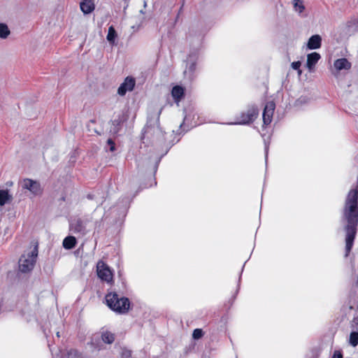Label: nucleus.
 I'll return each instance as SVG.
<instances>
[{
	"mask_svg": "<svg viewBox=\"0 0 358 358\" xmlns=\"http://www.w3.org/2000/svg\"><path fill=\"white\" fill-rule=\"evenodd\" d=\"M162 110L163 107L153 114L148 115L147 124L143 129L142 136L143 143L158 145L162 147V150L164 151L163 153L158 154L153 158H149V162L153 163L152 170L154 173L157 172L162 157L168 153L171 147V145L166 143L164 133L159 126V117Z\"/></svg>",
	"mask_w": 358,
	"mask_h": 358,
	"instance_id": "nucleus-1",
	"label": "nucleus"
},
{
	"mask_svg": "<svg viewBox=\"0 0 358 358\" xmlns=\"http://www.w3.org/2000/svg\"><path fill=\"white\" fill-rule=\"evenodd\" d=\"M341 221L345 224V256H348L352 250L357 234L358 225V189H351L345 200L342 210Z\"/></svg>",
	"mask_w": 358,
	"mask_h": 358,
	"instance_id": "nucleus-2",
	"label": "nucleus"
},
{
	"mask_svg": "<svg viewBox=\"0 0 358 358\" xmlns=\"http://www.w3.org/2000/svg\"><path fill=\"white\" fill-rule=\"evenodd\" d=\"M190 50L187 59L186 69L184 76L186 79L192 81L196 78V67L197 62L201 57V50L203 48V36L199 34H193L192 31L188 36Z\"/></svg>",
	"mask_w": 358,
	"mask_h": 358,
	"instance_id": "nucleus-3",
	"label": "nucleus"
},
{
	"mask_svg": "<svg viewBox=\"0 0 358 358\" xmlns=\"http://www.w3.org/2000/svg\"><path fill=\"white\" fill-rule=\"evenodd\" d=\"M107 306L113 311L125 314L130 308V301L127 297L120 296L116 292L108 293L106 296Z\"/></svg>",
	"mask_w": 358,
	"mask_h": 358,
	"instance_id": "nucleus-4",
	"label": "nucleus"
},
{
	"mask_svg": "<svg viewBox=\"0 0 358 358\" xmlns=\"http://www.w3.org/2000/svg\"><path fill=\"white\" fill-rule=\"evenodd\" d=\"M259 115V109L257 105L252 103L247 106L246 109L241 112L235 117L234 122L228 123L231 125H249L253 123Z\"/></svg>",
	"mask_w": 358,
	"mask_h": 358,
	"instance_id": "nucleus-5",
	"label": "nucleus"
},
{
	"mask_svg": "<svg viewBox=\"0 0 358 358\" xmlns=\"http://www.w3.org/2000/svg\"><path fill=\"white\" fill-rule=\"evenodd\" d=\"M94 225L93 218L91 215H85L82 217L75 218L69 222V230L76 234L85 235Z\"/></svg>",
	"mask_w": 358,
	"mask_h": 358,
	"instance_id": "nucleus-6",
	"label": "nucleus"
},
{
	"mask_svg": "<svg viewBox=\"0 0 358 358\" xmlns=\"http://www.w3.org/2000/svg\"><path fill=\"white\" fill-rule=\"evenodd\" d=\"M131 200L128 196L120 199L117 203L110 209V215L114 218L116 224L122 223L126 217Z\"/></svg>",
	"mask_w": 358,
	"mask_h": 358,
	"instance_id": "nucleus-7",
	"label": "nucleus"
},
{
	"mask_svg": "<svg viewBox=\"0 0 358 358\" xmlns=\"http://www.w3.org/2000/svg\"><path fill=\"white\" fill-rule=\"evenodd\" d=\"M38 257V245L27 255H22L19 260V269L22 273L31 271L35 265Z\"/></svg>",
	"mask_w": 358,
	"mask_h": 358,
	"instance_id": "nucleus-8",
	"label": "nucleus"
},
{
	"mask_svg": "<svg viewBox=\"0 0 358 358\" xmlns=\"http://www.w3.org/2000/svg\"><path fill=\"white\" fill-rule=\"evenodd\" d=\"M96 273L98 277L107 283L113 281V273L110 267L102 260H99L96 264Z\"/></svg>",
	"mask_w": 358,
	"mask_h": 358,
	"instance_id": "nucleus-9",
	"label": "nucleus"
},
{
	"mask_svg": "<svg viewBox=\"0 0 358 358\" xmlns=\"http://www.w3.org/2000/svg\"><path fill=\"white\" fill-rule=\"evenodd\" d=\"M22 187L23 189L29 190L34 196L41 195L43 192V188L41 183L32 179H24L22 183Z\"/></svg>",
	"mask_w": 358,
	"mask_h": 358,
	"instance_id": "nucleus-10",
	"label": "nucleus"
},
{
	"mask_svg": "<svg viewBox=\"0 0 358 358\" xmlns=\"http://www.w3.org/2000/svg\"><path fill=\"white\" fill-rule=\"evenodd\" d=\"M136 85V80L132 76H127L117 89L120 96H124L127 92H131Z\"/></svg>",
	"mask_w": 358,
	"mask_h": 358,
	"instance_id": "nucleus-11",
	"label": "nucleus"
},
{
	"mask_svg": "<svg viewBox=\"0 0 358 358\" xmlns=\"http://www.w3.org/2000/svg\"><path fill=\"white\" fill-rule=\"evenodd\" d=\"M275 108V104L273 101H268L266 103L262 114L264 125H268L271 122Z\"/></svg>",
	"mask_w": 358,
	"mask_h": 358,
	"instance_id": "nucleus-12",
	"label": "nucleus"
},
{
	"mask_svg": "<svg viewBox=\"0 0 358 358\" xmlns=\"http://www.w3.org/2000/svg\"><path fill=\"white\" fill-rule=\"evenodd\" d=\"M322 45V37L319 34L311 36L307 43V48L309 50L319 49Z\"/></svg>",
	"mask_w": 358,
	"mask_h": 358,
	"instance_id": "nucleus-13",
	"label": "nucleus"
},
{
	"mask_svg": "<svg viewBox=\"0 0 358 358\" xmlns=\"http://www.w3.org/2000/svg\"><path fill=\"white\" fill-rule=\"evenodd\" d=\"M320 58V55L316 52H311L307 55L306 66L310 71L315 67Z\"/></svg>",
	"mask_w": 358,
	"mask_h": 358,
	"instance_id": "nucleus-14",
	"label": "nucleus"
},
{
	"mask_svg": "<svg viewBox=\"0 0 358 358\" xmlns=\"http://www.w3.org/2000/svg\"><path fill=\"white\" fill-rule=\"evenodd\" d=\"M171 95L176 103H178L185 96V89L180 85H176L172 88Z\"/></svg>",
	"mask_w": 358,
	"mask_h": 358,
	"instance_id": "nucleus-15",
	"label": "nucleus"
},
{
	"mask_svg": "<svg viewBox=\"0 0 358 358\" xmlns=\"http://www.w3.org/2000/svg\"><path fill=\"white\" fill-rule=\"evenodd\" d=\"M80 8L84 14H90L94 10L95 6L92 0H83L80 3Z\"/></svg>",
	"mask_w": 358,
	"mask_h": 358,
	"instance_id": "nucleus-16",
	"label": "nucleus"
},
{
	"mask_svg": "<svg viewBox=\"0 0 358 358\" xmlns=\"http://www.w3.org/2000/svg\"><path fill=\"white\" fill-rule=\"evenodd\" d=\"M334 66L338 71L349 70L351 68V63L346 58H341L335 60Z\"/></svg>",
	"mask_w": 358,
	"mask_h": 358,
	"instance_id": "nucleus-17",
	"label": "nucleus"
},
{
	"mask_svg": "<svg viewBox=\"0 0 358 358\" xmlns=\"http://www.w3.org/2000/svg\"><path fill=\"white\" fill-rule=\"evenodd\" d=\"M77 243L76 237L73 236H66L63 241V247L66 250L73 249Z\"/></svg>",
	"mask_w": 358,
	"mask_h": 358,
	"instance_id": "nucleus-18",
	"label": "nucleus"
},
{
	"mask_svg": "<svg viewBox=\"0 0 358 358\" xmlns=\"http://www.w3.org/2000/svg\"><path fill=\"white\" fill-rule=\"evenodd\" d=\"M101 338L103 343L111 344L115 341V335L110 331H106L102 332Z\"/></svg>",
	"mask_w": 358,
	"mask_h": 358,
	"instance_id": "nucleus-19",
	"label": "nucleus"
},
{
	"mask_svg": "<svg viewBox=\"0 0 358 358\" xmlns=\"http://www.w3.org/2000/svg\"><path fill=\"white\" fill-rule=\"evenodd\" d=\"M12 199L11 195L9 194L8 190H0V206H3Z\"/></svg>",
	"mask_w": 358,
	"mask_h": 358,
	"instance_id": "nucleus-20",
	"label": "nucleus"
},
{
	"mask_svg": "<svg viewBox=\"0 0 358 358\" xmlns=\"http://www.w3.org/2000/svg\"><path fill=\"white\" fill-rule=\"evenodd\" d=\"M117 36V32H116L114 27L113 26L109 27L108 34L106 36L108 41L110 44L114 45Z\"/></svg>",
	"mask_w": 358,
	"mask_h": 358,
	"instance_id": "nucleus-21",
	"label": "nucleus"
},
{
	"mask_svg": "<svg viewBox=\"0 0 358 358\" xmlns=\"http://www.w3.org/2000/svg\"><path fill=\"white\" fill-rule=\"evenodd\" d=\"M293 7L294 11L301 14L305 10V6L302 0H293Z\"/></svg>",
	"mask_w": 358,
	"mask_h": 358,
	"instance_id": "nucleus-22",
	"label": "nucleus"
},
{
	"mask_svg": "<svg viewBox=\"0 0 358 358\" xmlns=\"http://www.w3.org/2000/svg\"><path fill=\"white\" fill-rule=\"evenodd\" d=\"M349 344L352 347L358 345V330L351 331L349 337Z\"/></svg>",
	"mask_w": 358,
	"mask_h": 358,
	"instance_id": "nucleus-23",
	"label": "nucleus"
},
{
	"mask_svg": "<svg viewBox=\"0 0 358 358\" xmlns=\"http://www.w3.org/2000/svg\"><path fill=\"white\" fill-rule=\"evenodd\" d=\"M87 345H90L94 350H101V341L98 336L92 337L91 341L87 343Z\"/></svg>",
	"mask_w": 358,
	"mask_h": 358,
	"instance_id": "nucleus-24",
	"label": "nucleus"
},
{
	"mask_svg": "<svg viewBox=\"0 0 358 358\" xmlns=\"http://www.w3.org/2000/svg\"><path fill=\"white\" fill-rule=\"evenodd\" d=\"M10 34V30L8 26L4 23H0V38H6Z\"/></svg>",
	"mask_w": 358,
	"mask_h": 358,
	"instance_id": "nucleus-25",
	"label": "nucleus"
},
{
	"mask_svg": "<svg viewBox=\"0 0 358 358\" xmlns=\"http://www.w3.org/2000/svg\"><path fill=\"white\" fill-rule=\"evenodd\" d=\"M124 115H120L117 116V118H115L113 120V124L115 127H120L122 123L124 121ZM119 130L118 128H115L114 129V131L115 132H117Z\"/></svg>",
	"mask_w": 358,
	"mask_h": 358,
	"instance_id": "nucleus-26",
	"label": "nucleus"
},
{
	"mask_svg": "<svg viewBox=\"0 0 358 358\" xmlns=\"http://www.w3.org/2000/svg\"><path fill=\"white\" fill-rule=\"evenodd\" d=\"M203 335V330L201 329H195L192 334V337L195 340L201 338Z\"/></svg>",
	"mask_w": 358,
	"mask_h": 358,
	"instance_id": "nucleus-27",
	"label": "nucleus"
},
{
	"mask_svg": "<svg viewBox=\"0 0 358 358\" xmlns=\"http://www.w3.org/2000/svg\"><path fill=\"white\" fill-rule=\"evenodd\" d=\"M301 62L299 61L294 62L292 63L291 66L292 68L294 70H296L298 71V74L300 76L302 73L301 70L300 69L301 66Z\"/></svg>",
	"mask_w": 358,
	"mask_h": 358,
	"instance_id": "nucleus-28",
	"label": "nucleus"
},
{
	"mask_svg": "<svg viewBox=\"0 0 358 358\" xmlns=\"http://www.w3.org/2000/svg\"><path fill=\"white\" fill-rule=\"evenodd\" d=\"M131 356V350H129L127 348H123L122 350V352H121L122 358H129Z\"/></svg>",
	"mask_w": 358,
	"mask_h": 358,
	"instance_id": "nucleus-29",
	"label": "nucleus"
},
{
	"mask_svg": "<svg viewBox=\"0 0 358 358\" xmlns=\"http://www.w3.org/2000/svg\"><path fill=\"white\" fill-rule=\"evenodd\" d=\"M87 198L90 200H93V199H95L96 203L99 205V204H102L103 203V200L102 199H97V197L96 196L95 194H88L87 195Z\"/></svg>",
	"mask_w": 358,
	"mask_h": 358,
	"instance_id": "nucleus-30",
	"label": "nucleus"
},
{
	"mask_svg": "<svg viewBox=\"0 0 358 358\" xmlns=\"http://www.w3.org/2000/svg\"><path fill=\"white\" fill-rule=\"evenodd\" d=\"M107 144L109 145V150L110 152H113L115 150V144L111 138L108 139Z\"/></svg>",
	"mask_w": 358,
	"mask_h": 358,
	"instance_id": "nucleus-31",
	"label": "nucleus"
},
{
	"mask_svg": "<svg viewBox=\"0 0 358 358\" xmlns=\"http://www.w3.org/2000/svg\"><path fill=\"white\" fill-rule=\"evenodd\" d=\"M332 358H343L342 352L340 350L334 351Z\"/></svg>",
	"mask_w": 358,
	"mask_h": 358,
	"instance_id": "nucleus-32",
	"label": "nucleus"
},
{
	"mask_svg": "<svg viewBox=\"0 0 358 358\" xmlns=\"http://www.w3.org/2000/svg\"><path fill=\"white\" fill-rule=\"evenodd\" d=\"M354 297H355V303L353 304L350 305V309H354L355 306L357 307L358 306V296H357L355 295Z\"/></svg>",
	"mask_w": 358,
	"mask_h": 358,
	"instance_id": "nucleus-33",
	"label": "nucleus"
},
{
	"mask_svg": "<svg viewBox=\"0 0 358 358\" xmlns=\"http://www.w3.org/2000/svg\"><path fill=\"white\" fill-rule=\"evenodd\" d=\"M268 145L265 143V160H266V162H267V158H268Z\"/></svg>",
	"mask_w": 358,
	"mask_h": 358,
	"instance_id": "nucleus-34",
	"label": "nucleus"
},
{
	"mask_svg": "<svg viewBox=\"0 0 358 358\" xmlns=\"http://www.w3.org/2000/svg\"><path fill=\"white\" fill-rule=\"evenodd\" d=\"M352 322H353V323H354V324H355L356 325H358V316L355 317L353 318V321H352Z\"/></svg>",
	"mask_w": 358,
	"mask_h": 358,
	"instance_id": "nucleus-35",
	"label": "nucleus"
},
{
	"mask_svg": "<svg viewBox=\"0 0 358 358\" xmlns=\"http://www.w3.org/2000/svg\"><path fill=\"white\" fill-rule=\"evenodd\" d=\"M241 278V274L240 275L239 278H238V289L236 290V293L238 292V289H239V287H240Z\"/></svg>",
	"mask_w": 358,
	"mask_h": 358,
	"instance_id": "nucleus-36",
	"label": "nucleus"
},
{
	"mask_svg": "<svg viewBox=\"0 0 358 358\" xmlns=\"http://www.w3.org/2000/svg\"><path fill=\"white\" fill-rule=\"evenodd\" d=\"M298 101H299V102H301V103H302V102H305V98H303V97H302V96H301V97H300V98L299 99Z\"/></svg>",
	"mask_w": 358,
	"mask_h": 358,
	"instance_id": "nucleus-37",
	"label": "nucleus"
},
{
	"mask_svg": "<svg viewBox=\"0 0 358 358\" xmlns=\"http://www.w3.org/2000/svg\"><path fill=\"white\" fill-rule=\"evenodd\" d=\"M73 352L74 353L75 355H76L78 353L77 350H71L70 353L72 354Z\"/></svg>",
	"mask_w": 358,
	"mask_h": 358,
	"instance_id": "nucleus-38",
	"label": "nucleus"
},
{
	"mask_svg": "<svg viewBox=\"0 0 358 358\" xmlns=\"http://www.w3.org/2000/svg\"><path fill=\"white\" fill-rule=\"evenodd\" d=\"M56 335H57V338H59L60 337L59 331H57Z\"/></svg>",
	"mask_w": 358,
	"mask_h": 358,
	"instance_id": "nucleus-39",
	"label": "nucleus"
}]
</instances>
